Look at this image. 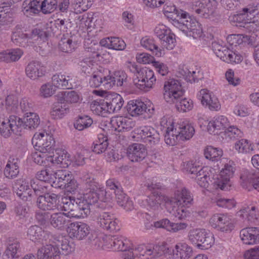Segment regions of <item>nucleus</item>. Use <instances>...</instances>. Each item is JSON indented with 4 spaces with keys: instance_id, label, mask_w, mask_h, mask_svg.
Listing matches in <instances>:
<instances>
[{
    "instance_id": "nucleus-1",
    "label": "nucleus",
    "mask_w": 259,
    "mask_h": 259,
    "mask_svg": "<svg viewBox=\"0 0 259 259\" xmlns=\"http://www.w3.org/2000/svg\"><path fill=\"white\" fill-rule=\"evenodd\" d=\"M32 144L36 147V151L32 153V158L35 163L39 164L44 158L53 153L55 141L52 136L46 132L36 133L32 139Z\"/></svg>"
},
{
    "instance_id": "nucleus-2",
    "label": "nucleus",
    "mask_w": 259,
    "mask_h": 259,
    "mask_svg": "<svg viewBox=\"0 0 259 259\" xmlns=\"http://www.w3.org/2000/svg\"><path fill=\"white\" fill-rule=\"evenodd\" d=\"M180 13L181 15L178 16L174 22H172V25L187 36H192L194 38L200 37L202 29L198 22L188 13L185 11Z\"/></svg>"
},
{
    "instance_id": "nucleus-3",
    "label": "nucleus",
    "mask_w": 259,
    "mask_h": 259,
    "mask_svg": "<svg viewBox=\"0 0 259 259\" xmlns=\"http://www.w3.org/2000/svg\"><path fill=\"white\" fill-rule=\"evenodd\" d=\"M84 187L85 193L84 194L83 199L81 200L86 202L89 208L96 204L98 200L105 202L111 198L109 196H107L108 192L103 188L100 187L93 179H87L84 182Z\"/></svg>"
},
{
    "instance_id": "nucleus-4",
    "label": "nucleus",
    "mask_w": 259,
    "mask_h": 259,
    "mask_svg": "<svg viewBox=\"0 0 259 259\" xmlns=\"http://www.w3.org/2000/svg\"><path fill=\"white\" fill-rule=\"evenodd\" d=\"M49 35V33L45 30L35 28L30 33H24L21 31H15L11 36V40L16 45L21 47H27L32 46L34 41L39 38L44 39Z\"/></svg>"
},
{
    "instance_id": "nucleus-5",
    "label": "nucleus",
    "mask_w": 259,
    "mask_h": 259,
    "mask_svg": "<svg viewBox=\"0 0 259 259\" xmlns=\"http://www.w3.org/2000/svg\"><path fill=\"white\" fill-rule=\"evenodd\" d=\"M188 238L193 244L201 249L209 248L214 241L211 234L202 229L191 230L189 232Z\"/></svg>"
},
{
    "instance_id": "nucleus-6",
    "label": "nucleus",
    "mask_w": 259,
    "mask_h": 259,
    "mask_svg": "<svg viewBox=\"0 0 259 259\" xmlns=\"http://www.w3.org/2000/svg\"><path fill=\"white\" fill-rule=\"evenodd\" d=\"M44 159L42 162L38 165L50 167L52 164H60L62 167H65L70 164L69 155L65 150H56L55 154H51Z\"/></svg>"
},
{
    "instance_id": "nucleus-7",
    "label": "nucleus",
    "mask_w": 259,
    "mask_h": 259,
    "mask_svg": "<svg viewBox=\"0 0 259 259\" xmlns=\"http://www.w3.org/2000/svg\"><path fill=\"white\" fill-rule=\"evenodd\" d=\"M137 139L150 146L158 143L160 136L158 132L151 126H144L136 130Z\"/></svg>"
},
{
    "instance_id": "nucleus-8",
    "label": "nucleus",
    "mask_w": 259,
    "mask_h": 259,
    "mask_svg": "<svg viewBox=\"0 0 259 259\" xmlns=\"http://www.w3.org/2000/svg\"><path fill=\"white\" fill-rule=\"evenodd\" d=\"M91 231V228L88 224L80 222L71 223L67 228L69 237L78 240H83L89 236Z\"/></svg>"
},
{
    "instance_id": "nucleus-9",
    "label": "nucleus",
    "mask_w": 259,
    "mask_h": 259,
    "mask_svg": "<svg viewBox=\"0 0 259 259\" xmlns=\"http://www.w3.org/2000/svg\"><path fill=\"white\" fill-rule=\"evenodd\" d=\"M210 225L214 228L223 232H231L234 225L230 217L223 213H216L209 219Z\"/></svg>"
},
{
    "instance_id": "nucleus-10",
    "label": "nucleus",
    "mask_w": 259,
    "mask_h": 259,
    "mask_svg": "<svg viewBox=\"0 0 259 259\" xmlns=\"http://www.w3.org/2000/svg\"><path fill=\"white\" fill-rule=\"evenodd\" d=\"M230 163H227L221 170L218 180L215 182L219 188L223 190L229 189L231 186L230 178L233 176L235 168Z\"/></svg>"
},
{
    "instance_id": "nucleus-11",
    "label": "nucleus",
    "mask_w": 259,
    "mask_h": 259,
    "mask_svg": "<svg viewBox=\"0 0 259 259\" xmlns=\"http://www.w3.org/2000/svg\"><path fill=\"white\" fill-rule=\"evenodd\" d=\"M58 195L54 193L39 196L36 201L37 207L44 210H55L58 208Z\"/></svg>"
},
{
    "instance_id": "nucleus-12",
    "label": "nucleus",
    "mask_w": 259,
    "mask_h": 259,
    "mask_svg": "<svg viewBox=\"0 0 259 259\" xmlns=\"http://www.w3.org/2000/svg\"><path fill=\"white\" fill-rule=\"evenodd\" d=\"M126 154L131 161L138 162L145 159L147 156V152L144 145L134 143L128 147Z\"/></svg>"
},
{
    "instance_id": "nucleus-13",
    "label": "nucleus",
    "mask_w": 259,
    "mask_h": 259,
    "mask_svg": "<svg viewBox=\"0 0 259 259\" xmlns=\"http://www.w3.org/2000/svg\"><path fill=\"white\" fill-rule=\"evenodd\" d=\"M98 223L103 229L112 231L119 230L117 220L107 212H101L98 217Z\"/></svg>"
},
{
    "instance_id": "nucleus-14",
    "label": "nucleus",
    "mask_w": 259,
    "mask_h": 259,
    "mask_svg": "<svg viewBox=\"0 0 259 259\" xmlns=\"http://www.w3.org/2000/svg\"><path fill=\"white\" fill-rule=\"evenodd\" d=\"M14 191L17 196L24 201H30L33 195L28 182L24 179L17 180L13 186Z\"/></svg>"
},
{
    "instance_id": "nucleus-15",
    "label": "nucleus",
    "mask_w": 259,
    "mask_h": 259,
    "mask_svg": "<svg viewBox=\"0 0 259 259\" xmlns=\"http://www.w3.org/2000/svg\"><path fill=\"white\" fill-rule=\"evenodd\" d=\"M91 212V208L88 206L86 202L80 199H77L75 204L71 208V210L66 212L69 218H84L87 217Z\"/></svg>"
},
{
    "instance_id": "nucleus-16",
    "label": "nucleus",
    "mask_w": 259,
    "mask_h": 259,
    "mask_svg": "<svg viewBox=\"0 0 259 259\" xmlns=\"http://www.w3.org/2000/svg\"><path fill=\"white\" fill-rule=\"evenodd\" d=\"M17 120L19 128L33 130L40 124L38 115L32 112H27L23 119L17 117Z\"/></svg>"
},
{
    "instance_id": "nucleus-17",
    "label": "nucleus",
    "mask_w": 259,
    "mask_h": 259,
    "mask_svg": "<svg viewBox=\"0 0 259 259\" xmlns=\"http://www.w3.org/2000/svg\"><path fill=\"white\" fill-rule=\"evenodd\" d=\"M240 237L244 244L250 245L259 243V228L243 229L240 232Z\"/></svg>"
},
{
    "instance_id": "nucleus-18",
    "label": "nucleus",
    "mask_w": 259,
    "mask_h": 259,
    "mask_svg": "<svg viewBox=\"0 0 259 259\" xmlns=\"http://www.w3.org/2000/svg\"><path fill=\"white\" fill-rule=\"evenodd\" d=\"M26 75L32 80H36L45 75L46 70L39 61L30 62L25 69Z\"/></svg>"
},
{
    "instance_id": "nucleus-19",
    "label": "nucleus",
    "mask_w": 259,
    "mask_h": 259,
    "mask_svg": "<svg viewBox=\"0 0 259 259\" xmlns=\"http://www.w3.org/2000/svg\"><path fill=\"white\" fill-rule=\"evenodd\" d=\"M60 254L57 245L47 244L38 250L37 256V259H57Z\"/></svg>"
},
{
    "instance_id": "nucleus-20",
    "label": "nucleus",
    "mask_w": 259,
    "mask_h": 259,
    "mask_svg": "<svg viewBox=\"0 0 259 259\" xmlns=\"http://www.w3.org/2000/svg\"><path fill=\"white\" fill-rule=\"evenodd\" d=\"M17 123V117L15 115H10L8 119L4 120L1 124V134L4 137L10 136L17 128H19Z\"/></svg>"
},
{
    "instance_id": "nucleus-21",
    "label": "nucleus",
    "mask_w": 259,
    "mask_h": 259,
    "mask_svg": "<svg viewBox=\"0 0 259 259\" xmlns=\"http://www.w3.org/2000/svg\"><path fill=\"white\" fill-rule=\"evenodd\" d=\"M66 212H56L51 215L50 223L51 225L58 230H63L70 222Z\"/></svg>"
},
{
    "instance_id": "nucleus-22",
    "label": "nucleus",
    "mask_w": 259,
    "mask_h": 259,
    "mask_svg": "<svg viewBox=\"0 0 259 259\" xmlns=\"http://www.w3.org/2000/svg\"><path fill=\"white\" fill-rule=\"evenodd\" d=\"M175 259H189L192 255V248L186 243H178L172 250Z\"/></svg>"
},
{
    "instance_id": "nucleus-23",
    "label": "nucleus",
    "mask_w": 259,
    "mask_h": 259,
    "mask_svg": "<svg viewBox=\"0 0 259 259\" xmlns=\"http://www.w3.org/2000/svg\"><path fill=\"white\" fill-rule=\"evenodd\" d=\"M128 114L132 116H136L146 112L147 106L142 101L133 100L129 101L126 106Z\"/></svg>"
},
{
    "instance_id": "nucleus-24",
    "label": "nucleus",
    "mask_w": 259,
    "mask_h": 259,
    "mask_svg": "<svg viewBox=\"0 0 259 259\" xmlns=\"http://www.w3.org/2000/svg\"><path fill=\"white\" fill-rule=\"evenodd\" d=\"M1 1L8 6L0 7V25H8L13 21L10 5L16 2L18 0H1Z\"/></svg>"
},
{
    "instance_id": "nucleus-25",
    "label": "nucleus",
    "mask_w": 259,
    "mask_h": 259,
    "mask_svg": "<svg viewBox=\"0 0 259 259\" xmlns=\"http://www.w3.org/2000/svg\"><path fill=\"white\" fill-rule=\"evenodd\" d=\"M115 199L117 204L126 211H131L134 208L133 201L120 189L114 190Z\"/></svg>"
},
{
    "instance_id": "nucleus-26",
    "label": "nucleus",
    "mask_w": 259,
    "mask_h": 259,
    "mask_svg": "<svg viewBox=\"0 0 259 259\" xmlns=\"http://www.w3.org/2000/svg\"><path fill=\"white\" fill-rule=\"evenodd\" d=\"M157 227H161L169 232H177L183 230L188 227V224L186 223H171L167 219H162L157 221L155 223Z\"/></svg>"
},
{
    "instance_id": "nucleus-27",
    "label": "nucleus",
    "mask_w": 259,
    "mask_h": 259,
    "mask_svg": "<svg viewBox=\"0 0 259 259\" xmlns=\"http://www.w3.org/2000/svg\"><path fill=\"white\" fill-rule=\"evenodd\" d=\"M238 214L250 223H255L259 219L258 209L254 206L251 205L243 207L238 212Z\"/></svg>"
},
{
    "instance_id": "nucleus-28",
    "label": "nucleus",
    "mask_w": 259,
    "mask_h": 259,
    "mask_svg": "<svg viewBox=\"0 0 259 259\" xmlns=\"http://www.w3.org/2000/svg\"><path fill=\"white\" fill-rule=\"evenodd\" d=\"M107 104L109 106V113L119 111L122 107L124 101L119 94L113 93L106 97Z\"/></svg>"
},
{
    "instance_id": "nucleus-29",
    "label": "nucleus",
    "mask_w": 259,
    "mask_h": 259,
    "mask_svg": "<svg viewBox=\"0 0 259 259\" xmlns=\"http://www.w3.org/2000/svg\"><path fill=\"white\" fill-rule=\"evenodd\" d=\"M110 72V71L107 69L94 72L89 80L90 86L92 88H98L104 82L108 84L107 74H109Z\"/></svg>"
},
{
    "instance_id": "nucleus-30",
    "label": "nucleus",
    "mask_w": 259,
    "mask_h": 259,
    "mask_svg": "<svg viewBox=\"0 0 259 259\" xmlns=\"http://www.w3.org/2000/svg\"><path fill=\"white\" fill-rule=\"evenodd\" d=\"M23 54L20 49H14L0 53V62L7 63L18 61Z\"/></svg>"
},
{
    "instance_id": "nucleus-31",
    "label": "nucleus",
    "mask_w": 259,
    "mask_h": 259,
    "mask_svg": "<svg viewBox=\"0 0 259 259\" xmlns=\"http://www.w3.org/2000/svg\"><path fill=\"white\" fill-rule=\"evenodd\" d=\"M227 125V119L223 116L214 117L207 125L208 131L211 134H218L219 131L224 130Z\"/></svg>"
},
{
    "instance_id": "nucleus-32",
    "label": "nucleus",
    "mask_w": 259,
    "mask_h": 259,
    "mask_svg": "<svg viewBox=\"0 0 259 259\" xmlns=\"http://www.w3.org/2000/svg\"><path fill=\"white\" fill-rule=\"evenodd\" d=\"M175 197L177 205H190L193 200L191 193L186 188L177 190L175 193Z\"/></svg>"
},
{
    "instance_id": "nucleus-33",
    "label": "nucleus",
    "mask_w": 259,
    "mask_h": 259,
    "mask_svg": "<svg viewBox=\"0 0 259 259\" xmlns=\"http://www.w3.org/2000/svg\"><path fill=\"white\" fill-rule=\"evenodd\" d=\"M127 74L121 70L115 71L112 75L107 74L108 84L110 85H116L121 87L123 85L124 82H126Z\"/></svg>"
},
{
    "instance_id": "nucleus-34",
    "label": "nucleus",
    "mask_w": 259,
    "mask_h": 259,
    "mask_svg": "<svg viewBox=\"0 0 259 259\" xmlns=\"http://www.w3.org/2000/svg\"><path fill=\"white\" fill-rule=\"evenodd\" d=\"M176 135H177L180 140L182 141L189 140L194 134V127L190 124H184L179 126L178 129H175Z\"/></svg>"
},
{
    "instance_id": "nucleus-35",
    "label": "nucleus",
    "mask_w": 259,
    "mask_h": 259,
    "mask_svg": "<svg viewBox=\"0 0 259 259\" xmlns=\"http://www.w3.org/2000/svg\"><path fill=\"white\" fill-rule=\"evenodd\" d=\"M20 252V242L17 240H14L12 242H10L3 254V259H17L19 256Z\"/></svg>"
},
{
    "instance_id": "nucleus-36",
    "label": "nucleus",
    "mask_w": 259,
    "mask_h": 259,
    "mask_svg": "<svg viewBox=\"0 0 259 259\" xmlns=\"http://www.w3.org/2000/svg\"><path fill=\"white\" fill-rule=\"evenodd\" d=\"M41 0H32L29 2L25 1L22 5L23 13L27 15L37 14L41 10Z\"/></svg>"
},
{
    "instance_id": "nucleus-37",
    "label": "nucleus",
    "mask_w": 259,
    "mask_h": 259,
    "mask_svg": "<svg viewBox=\"0 0 259 259\" xmlns=\"http://www.w3.org/2000/svg\"><path fill=\"white\" fill-rule=\"evenodd\" d=\"M55 180L53 181V184L56 187L63 188L65 186L66 183L72 177L69 171L66 170H58L54 174Z\"/></svg>"
},
{
    "instance_id": "nucleus-38",
    "label": "nucleus",
    "mask_w": 259,
    "mask_h": 259,
    "mask_svg": "<svg viewBox=\"0 0 259 259\" xmlns=\"http://www.w3.org/2000/svg\"><path fill=\"white\" fill-rule=\"evenodd\" d=\"M75 45L72 40V36L68 33L63 34L59 42L60 50L65 53L71 52L74 49Z\"/></svg>"
},
{
    "instance_id": "nucleus-39",
    "label": "nucleus",
    "mask_w": 259,
    "mask_h": 259,
    "mask_svg": "<svg viewBox=\"0 0 259 259\" xmlns=\"http://www.w3.org/2000/svg\"><path fill=\"white\" fill-rule=\"evenodd\" d=\"M52 82L56 89H70L72 87L69 76L63 75H54L52 78Z\"/></svg>"
},
{
    "instance_id": "nucleus-40",
    "label": "nucleus",
    "mask_w": 259,
    "mask_h": 259,
    "mask_svg": "<svg viewBox=\"0 0 259 259\" xmlns=\"http://www.w3.org/2000/svg\"><path fill=\"white\" fill-rule=\"evenodd\" d=\"M108 241L114 250L125 251L128 248L127 241L122 239L121 237L118 236H110L108 238Z\"/></svg>"
},
{
    "instance_id": "nucleus-41",
    "label": "nucleus",
    "mask_w": 259,
    "mask_h": 259,
    "mask_svg": "<svg viewBox=\"0 0 259 259\" xmlns=\"http://www.w3.org/2000/svg\"><path fill=\"white\" fill-rule=\"evenodd\" d=\"M93 144V151L98 154L102 153L108 150V138L103 135H100L98 139L94 142Z\"/></svg>"
},
{
    "instance_id": "nucleus-42",
    "label": "nucleus",
    "mask_w": 259,
    "mask_h": 259,
    "mask_svg": "<svg viewBox=\"0 0 259 259\" xmlns=\"http://www.w3.org/2000/svg\"><path fill=\"white\" fill-rule=\"evenodd\" d=\"M184 91L182 89L170 91L166 93H163V98L165 101L169 104H174L179 101V100L183 96Z\"/></svg>"
},
{
    "instance_id": "nucleus-43",
    "label": "nucleus",
    "mask_w": 259,
    "mask_h": 259,
    "mask_svg": "<svg viewBox=\"0 0 259 259\" xmlns=\"http://www.w3.org/2000/svg\"><path fill=\"white\" fill-rule=\"evenodd\" d=\"M139 71L143 78L146 83L149 89L152 88V85L156 81V78L154 76L153 71L148 68H143L139 69Z\"/></svg>"
},
{
    "instance_id": "nucleus-44",
    "label": "nucleus",
    "mask_w": 259,
    "mask_h": 259,
    "mask_svg": "<svg viewBox=\"0 0 259 259\" xmlns=\"http://www.w3.org/2000/svg\"><path fill=\"white\" fill-rule=\"evenodd\" d=\"M141 44L145 49L152 52L153 54L156 56L158 57L161 56V50L154 44L153 40L147 37H144L141 39Z\"/></svg>"
},
{
    "instance_id": "nucleus-45",
    "label": "nucleus",
    "mask_w": 259,
    "mask_h": 259,
    "mask_svg": "<svg viewBox=\"0 0 259 259\" xmlns=\"http://www.w3.org/2000/svg\"><path fill=\"white\" fill-rule=\"evenodd\" d=\"M63 102L60 101L55 103L51 111V115L54 119L61 118L67 112V108Z\"/></svg>"
},
{
    "instance_id": "nucleus-46",
    "label": "nucleus",
    "mask_w": 259,
    "mask_h": 259,
    "mask_svg": "<svg viewBox=\"0 0 259 259\" xmlns=\"http://www.w3.org/2000/svg\"><path fill=\"white\" fill-rule=\"evenodd\" d=\"M218 6L216 0H203V6L202 9L201 16L207 18L214 12Z\"/></svg>"
},
{
    "instance_id": "nucleus-47",
    "label": "nucleus",
    "mask_w": 259,
    "mask_h": 259,
    "mask_svg": "<svg viewBox=\"0 0 259 259\" xmlns=\"http://www.w3.org/2000/svg\"><path fill=\"white\" fill-rule=\"evenodd\" d=\"M235 149L240 153H248L253 150L251 143L246 139L237 141L234 146Z\"/></svg>"
},
{
    "instance_id": "nucleus-48",
    "label": "nucleus",
    "mask_w": 259,
    "mask_h": 259,
    "mask_svg": "<svg viewBox=\"0 0 259 259\" xmlns=\"http://www.w3.org/2000/svg\"><path fill=\"white\" fill-rule=\"evenodd\" d=\"M255 171L253 169H244L242 171L240 176V179L242 180L243 184L242 186L245 187L246 185L245 183L251 184L253 186V182L257 178Z\"/></svg>"
},
{
    "instance_id": "nucleus-49",
    "label": "nucleus",
    "mask_w": 259,
    "mask_h": 259,
    "mask_svg": "<svg viewBox=\"0 0 259 259\" xmlns=\"http://www.w3.org/2000/svg\"><path fill=\"white\" fill-rule=\"evenodd\" d=\"M57 0H41L40 10L42 13L50 14L57 9Z\"/></svg>"
},
{
    "instance_id": "nucleus-50",
    "label": "nucleus",
    "mask_w": 259,
    "mask_h": 259,
    "mask_svg": "<svg viewBox=\"0 0 259 259\" xmlns=\"http://www.w3.org/2000/svg\"><path fill=\"white\" fill-rule=\"evenodd\" d=\"M44 233L42 228L38 226H31L28 230L27 235L33 242L38 241L42 239Z\"/></svg>"
},
{
    "instance_id": "nucleus-51",
    "label": "nucleus",
    "mask_w": 259,
    "mask_h": 259,
    "mask_svg": "<svg viewBox=\"0 0 259 259\" xmlns=\"http://www.w3.org/2000/svg\"><path fill=\"white\" fill-rule=\"evenodd\" d=\"M137 250L139 251L140 256H145L147 259H152L158 257L154 245L149 246L141 245L137 248Z\"/></svg>"
},
{
    "instance_id": "nucleus-52",
    "label": "nucleus",
    "mask_w": 259,
    "mask_h": 259,
    "mask_svg": "<svg viewBox=\"0 0 259 259\" xmlns=\"http://www.w3.org/2000/svg\"><path fill=\"white\" fill-rule=\"evenodd\" d=\"M163 12L166 17L172 20V23L177 20L178 16L181 15L180 12L184 11L177 10L175 6L164 5Z\"/></svg>"
},
{
    "instance_id": "nucleus-53",
    "label": "nucleus",
    "mask_w": 259,
    "mask_h": 259,
    "mask_svg": "<svg viewBox=\"0 0 259 259\" xmlns=\"http://www.w3.org/2000/svg\"><path fill=\"white\" fill-rule=\"evenodd\" d=\"M222 151L214 148L212 146L206 147L204 151L205 157L212 161L218 160V159L222 156Z\"/></svg>"
},
{
    "instance_id": "nucleus-54",
    "label": "nucleus",
    "mask_w": 259,
    "mask_h": 259,
    "mask_svg": "<svg viewBox=\"0 0 259 259\" xmlns=\"http://www.w3.org/2000/svg\"><path fill=\"white\" fill-rule=\"evenodd\" d=\"M79 96L75 91H65L61 93L59 101L63 103H75L79 100Z\"/></svg>"
},
{
    "instance_id": "nucleus-55",
    "label": "nucleus",
    "mask_w": 259,
    "mask_h": 259,
    "mask_svg": "<svg viewBox=\"0 0 259 259\" xmlns=\"http://www.w3.org/2000/svg\"><path fill=\"white\" fill-rule=\"evenodd\" d=\"M31 187L33 189V194L36 195L44 196V193L47 191L48 186L44 185V182L38 180H32L30 182Z\"/></svg>"
},
{
    "instance_id": "nucleus-56",
    "label": "nucleus",
    "mask_w": 259,
    "mask_h": 259,
    "mask_svg": "<svg viewBox=\"0 0 259 259\" xmlns=\"http://www.w3.org/2000/svg\"><path fill=\"white\" fill-rule=\"evenodd\" d=\"M161 196L156 192H154L146 199L148 205L153 210L158 209L160 207Z\"/></svg>"
},
{
    "instance_id": "nucleus-57",
    "label": "nucleus",
    "mask_w": 259,
    "mask_h": 259,
    "mask_svg": "<svg viewBox=\"0 0 259 259\" xmlns=\"http://www.w3.org/2000/svg\"><path fill=\"white\" fill-rule=\"evenodd\" d=\"M177 207L173 209V215L179 220H186L190 217V212L186 208L187 205L182 204L181 205H177Z\"/></svg>"
},
{
    "instance_id": "nucleus-58",
    "label": "nucleus",
    "mask_w": 259,
    "mask_h": 259,
    "mask_svg": "<svg viewBox=\"0 0 259 259\" xmlns=\"http://www.w3.org/2000/svg\"><path fill=\"white\" fill-rule=\"evenodd\" d=\"M93 123V120L89 116L85 115L80 116L74 124V127L78 131L89 127Z\"/></svg>"
},
{
    "instance_id": "nucleus-59",
    "label": "nucleus",
    "mask_w": 259,
    "mask_h": 259,
    "mask_svg": "<svg viewBox=\"0 0 259 259\" xmlns=\"http://www.w3.org/2000/svg\"><path fill=\"white\" fill-rule=\"evenodd\" d=\"M73 6L76 13L87 11L91 6V0H73Z\"/></svg>"
},
{
    "instance_id": "nucleus-60",
    "label": "nucleus",
    "mask_w": 259,
    "mask_h": 259,
    "mask_svg": "<svg viewBox=\"0 0 259 259\" xmlns=\"http://www.w3.org/2000/svg\"><path fill=\"white\" fill-rule=\"evenodd\" d=\"M19 102L16 96L10 95L6 98V107L8 111L16 112L18 109Z\"/></svg>"
},
{
    "instance_id": "nucleus-61",
    "label": "nucleus",
    "mask_w": 259,
    "mask_h": 259,
    "mask_svg": "<svg viewBox=\"0 0 259 259\" xmlns=\"http://www.w3.org/2000/svg\"><path fill=\"white\" fill-rule=\"evenodd\" d=\"M19 167L16 163L10 162L7 163L4 170V174L9 179H13L19 174Z\"/></svg>"
},
{
    "instance_id": "nucleus-62",
    "label": "nucleus",
    "mask_w": 259,
    "mask_h": 259,
    "mask_svg": "<svg viewBox=\"0 0 259 259\" xmlns=\"http://www.w3.org/2000/svg\"><path fill=\"white\" fill-rule=\"evenodd\" d=\"M136 72L135 73L136 77L133 79V82L135 86L141 90L147 92L150 89L148 88L146 81H144L143 77L139 71V68L135 67Z\"/></svg>"
},
{
    "instance_id": "nucleus-63",
    "label": "nucleus",
    "mask_w": 259,
    "mask_h": 259,
    "mask_svg": "<svg viewBox=\"0 0 259 259\" xmlns=\"http://www.w3.org/2000/svg\"><path fill=\"white\" fill-rule=\"evenodd\" d=\"M177 110L179 111L186 112L192 109V101L186 98L180 99L177 103H175Z\"/></svg>"
},
{
    "instance_id": "nucleus-64",
    "label": "nucleus",
    "mask_w": 259,
    "mask_h": 259,
    "mask_svg": "<svg viewBox=\"0 0 259 259\" xmlns=\"http://www.w3.org/2000/svg\"><path fill=\"white\" fill-rule=\"evenodd\" d=\"M243 11L249 13V18L254 20L259 23V5L248 6L243 8Z\"/></svg>"
}]
</instances>
